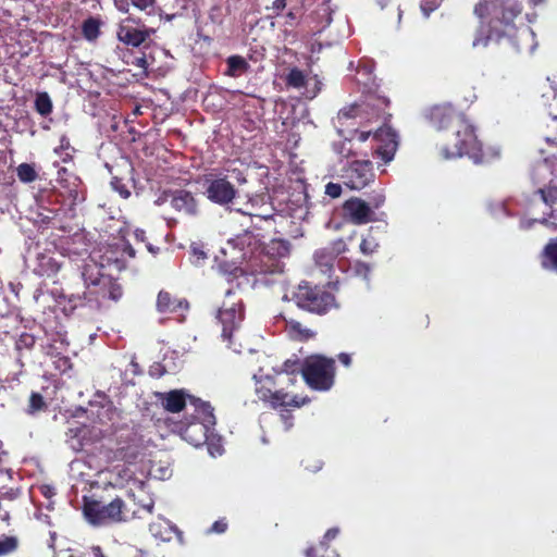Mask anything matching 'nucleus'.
<instances>
[{
	"label": "nucleus",
	"mask_w": 557,
	"mask_h": 557,
	"mask_svg": "<svg viewBox=\"0 0 557 557\" xmlns=\"http://www.w3.org/2000/svg\"><path fill=\"white\" fill-rule=\"evenodd\" d=\"M337 359L343 366L347 368L351 366V356L349 354L341 352L338 354Z\"/></svg>",
	"instance_id": "obj_51"
},
{
	"label": "nucleus",
	"mask_w": 557,
	"mask_h": 557,
	"mask_svg": "<svg viewBox=\"0 0 557 557\" xmlns=\"http://www.w3.org/2000/svg\"><path fill=\"white\" fill-rule=\"evenodd\" d=\"M541 265L545 270H557V238L550 239L541 252Z\"/></svg>",
	"instance_id": "obj_24"
},
{
	"label": "nucleus",
	"mask_w": 557,
	"mask_h": 557,
	"mask_svg": "<svg viewBox=\"0 0 557 557\" xmlns=\"http://www.w3.org/2000/svg\"><path fill=\"white\" fill-rule=\"evenodd\" d=\"M85 282V292L83 298L89 306L100 307L106 300H119L123 290L121 285L110 275L99 274L91 278L87 273H83Z\"/></svg>",
	"instance_id": "obj_7"
},
{
	"label": "nucleus",
	"mask_w": 557,
	"mask_h": 557,
	"mask_svg": "<svg viewBox=\"0 0 557 557\" xmlns=\"http://www.w3.org/2000/svg\"><path fill=\"white\" fill-rule=\"evenodd\" d=\"M156 306L160 313H177L186 311L189 308V304L186 299L177 298L168 290L159 292Z\"/></svg>",
	"instance_id": "obj_20"
},
{
	"label": "nucleus",
	"mask_w": 557,
	"mask_h": 557,
	"mask_svg": "<svg viewBox=\"0 0 557 557\" xmlns=\"http://www.w3.org/2000/svg\"><path fill=\"white\" fill-rule=\"evenodd\" d=\"M0 519L1 521H3L7 525H10L11 524V515L9 511H5L3 512L1 516H0Z\"/></svg>",
	"instance_id": "obj_58"
},
{
	"label": "nucleus",
	"mask_w": 557,
	"mask_h": 557,
	"mask_svg": "<svg viewBox=\"0 0 557 557\" xmlns=\"http://www.w3.org/2000/svg\"><path fill=\"white\" fill-rule=\"evenodd\" d=\"M290 252V243L286 239L274 238L268 244L261 245L255 257L251 258L250 270L259 274L282 273L283 259Z\"/></svg>",
	"instance_id": "obj_4"
},
{
	"label": "nucleus",
	"mask_w": 557,
	"mask_h": 557,
	"mask_svg": "<svg viewBox=\"0 0 557 557\" xmlns=\"http://www.w3.org/2000/svg\"><path fill=\"white\" fill-rule=\"evenodd\" d=\"M136 65L139 66V67L146 69L147 67V60H146V58L145 57L137 58L136 59Z\"/></svg>",
	"instance_id": "obj_59"
},
{
	"label": "nucleus",
	"mask_w": 557,
	"mask_h": 557,
	"mask_svg": "<svg viewBox=\"0 0 557 557\" xmlns=\"http://www.w3.org/2000/svg\"><path fill=\"white\" fill-rule=\"evenodd\" d=\"M129 2L134 8L140 11H146L153 8L156 4V0H129Z\"/></svg>",
	"instance_id": "obj_46"
},
{
	"label": "nucleus",
	"mask_w": 557,
	"mask_h": 557,
	"mask_svg": "<svg viewBox=\"0 0 557 557\" xmlns=\"http://www.w3.org/2000/svg\"><path fill=\"white\" fill-rule=\"evenodd\" d=\"M373 139L376 141L374 154L381 158L384 163L392 161L398 147L396 132L389 126L380 127L374 133Z\"/></svg>",
	"instance_id": "obj_15"
},
{
	"label": "nucleus",
	"mask_w": 557,
	"mask_h": 557,
	"mask_svg": "<svg viewBox=\"0 0 557 557\" xmlns=\"http://www.w3.org/2000/svg\"><path fill=\"white\" fill-rule=\"evenodd\" d=\"M336 256L327 248L323 247L314 252V261L322 272H327L333 269Z\"/></svg>",
	"instance_id": "obj_28"
},
{
	"label": "nucleus",
	"mask_w": 557,
	"mask_h": 557,
	"mask_svg": "<svg viewBox=\"0 0 557 557\" xmlns=\"http://www.w3.org/2000/svg\"><path fill=\"white\" fill-rule=\"evenodd\" d=\"M58 183L61 195L70 201V206H76L85 200V188L82 181L74 174L69 173L65 168L58 172Z\"/></svg>",
	"instance_id": "obj_14"
},
{
	"label": "nucleus",
	"mask_w": 557,
	"mask_h": 557,
	"mask_svg": "<svg viewBox=\"0 0 557 557\" xmlns=\"http://www.w3.org/2000/svg\"><path fill=\"white\" fill-rule=\"evenodd\" d=\"M70 148V140L69 138L64 135L60 138V149L62 150H65V149H69Z\"/></svg>",
	"instance_id": "obj_56"
},
{
	"label": "nucleus",
	"mask_w": 557,
	"mask_h": 557,
	"mask_svg": "<svg viewBox=\"0 0 557 557\" xmlns=\"http://www.w3.org/2000/svg\"><path fill=\"white\" fill-rule=\"evenodd\" d=\"M424 117L432 127L445 134L467 119L463 112L450 103H438L428 108Z\"/></svg>",
	"instance_id": "obj_8"
},
{
	"label": "nucleus",
	"mask_w": 557,
	"mask_h": 557,
	"mask_svg": "<svg viewBox=\"0 0 557 557\" xmlns=\"http://www.w3.org/2000/svg\"><path fill=\"white\" fill-rule=\"evenodd\" d=\"M89 554H90V557H108L102 547L99 546V545H92L90 548H89Z\"/></svg>",
	"instance_id": "obj_50"
},
{
	"label": "nucleus",
	"mask_w": 557,
	"mask_h": 557,
	"mask_svg": "<svg viewBox=\"0 0 557 557\" xmlns=\"http://www.w3.org/2000/svg\"><path fill=\"white\" fill-rule=\"evenodd\" d=\"M545 140L548 145H553V146L557 147V136L546 137Z\"/></svg>",
	"instance_id": "obj_60"
},
{
	"label": "nucleus",
	"mask_w": 557,
	"mask_h": 557,
	"mask_svg": "<svg viewBox=\"0 0 557 557\" xmlns=\"http://www.w3.org/2000/svg\"><path fill=\"white\" fill-rule=\"evenodd\" d=\"M552 96L553 101L555 102V108H552L553 104H547V114L550 115L554 120H557V87L552 86L550 94H544L543 98L548 99Z\"/></svg>",
	"instance_id": "obj_39"
},
{
	"label": "nucleus",
	"mask_w": 557,
	"mask_h": 557,
	"mask_svg": "<svg viewBox=\"0 0 557 557\" xmlns=\"http://www.w3.org/2000/svg\"><path fill=\"white\" fill-rule=\"evenodd\" d=\"M256 394L260 400L270 403L272 408L287 406L299 408L310 401L308 397L299 398L297 395L292 396L283 389L273 392L263 385L257 386Z\"/></svg>",
	"instance_id": "obj_13"
},
{
	"label": "nucleus",
	"mask_w": 557,
	"mask_h": 557,
	"mask_svg": "<svg viewBox=\"0 0 557 557\" xmlns=\"http://www.w3.org/2000/svg\"><path fill=\"white\" fill-rule=\"evenodd\" d=\"M300 373L311 389L327 392L335 383V360L323 355H311L301 363Z\"/></svg>",
	"instance_id": "obj_3"
},
{
	"label": "nucleus",
	"mask_w": 557,
	"mask_h": 557,
	"mask_svg": "<svg viewBox=\"0 0 557 557\" xmlns=\"http://www.w3.org/2000/svg\"><path fill=\"white\" fill-rule=\"evenodd\" d=\"M358 107L352 106L348 109H343L339 111V119H352L357 116Z\"/></svg>",
	"instance_id": "obj_48"
},
{
	"label": "nucleus",
	"mask_w": 557,
	"mask_h": 557,
	"mask_svg": "<svg viewBox=\"0 0 557 557\" xmlns=\"http://www.w3.org/2000/svg\"><path fill=\"white\" fill-rule=\"evenodd\" d=\"M336 257L347 251V245L343 238H338L326 246Z\"/></svg>",
	"instance_id": "obj_40"
},
{
	"label": "nucleus",
	"mask_w": 557,
	"mask_h": 557,
	"mask_svg": "<svg viewBox=\"0 0 557 557\" xmlns=\"http://www.w3.org/2000/svg\"><path fill=\"white\" fill-rule=\"evenodd\" d=\"M212 430L213 426L207 425L205 422L186 418V421L181 426V434L185 441L198 447L207 442Z\"/></svg>",
	"instance_id": "obj_17"
},
{
	"label": "nucleus",
	"mask_w": 557,
	"mask_h": 557,
	"mask_svg": "<svg viewBox=\"0 0 557 557\" xmlns=\"http://www.w3.org/2000/svg\"><path fill=\"white\" fill-rule=\"evenodd\" d=\"M342 209L344 218L355 225L367 224L374 220V212L369 202L359 197L347 199Z\"/></svg>",
	"instance_id": "obj_16"
},
{
	"label": "nucleus",
	"mask_w": 557,
	"mask_h": 557,
	"mask_svg": "<svg viewBox=\"0 0 557 557\" xmlns=\"http://www.w3.org/2000/svg\"><path fill=\"white\" fill-rule=\"evenodd\" d=\"M325 194L331 198H338L342 194V186L338 183H327L325 186Z\"/></svg>",
	"instance_id": "obj_44"
},
{
	"label": "nucleus",
	"mask_w": 557,
	"mask_h": 557,
	"mask_svg": "<svg viewBox=\"0 0 557 557\" xmlns=\"http://www.w3.org/2000/svg\"><path fill=\"white\" fill-rule=\"evenodd\" d=\"M157 399L169 412H181L186 407V394L182 389H173L166 393H156Z\"/></svg>",
	"instance_id": "obj_21"
},
{
	"label": "nucleus",
	"mask_w": 557,
	"mask_h": 557,
	"mask_svg": "<svg viewBox=\"0 0 557 557\" xmlns=\"http://www.w3.org/2000/svg\"><path fill=\"white\" fill-rule=\"evenodd\" d=\"M21 540L16 534L0 535V557H9L18 552Z\"/></svg>",
	"instance_id": "obj_25"
},
{
	"label": "nucleus",
	"mask_w": 557,
	"mask_h": 557,
	"mask_svg": "<svg viewBox=\"0 0 557 557\" xmlns=\"http://www.w3.org/2000/svg\"><path fill=\"white\" fill-rule=\"evenodd\" d=\"M355 270H356L357 274L362 275L363 277H367L369 275V272L371 269L368 263L358 261L355 264Z\"/></svg>",
	"instance_id": "obj_47"
},
{
	"label": "nucleus",
	"mask_w": 557,
	"mask_h": 557,
	"mask_svg": "<svg viewBox=\"0 0 557 557\" xmlns=\"http://www.w3.org/2000/svg\"><path fill=\"white\" fill-rule=\"evenodd\" d=\"M286 8V0H274L272 2V9L276 14H280Z\"/></svg>",
	"instance_id": "obj_52"
},
{
	"label": "nucleus",
	"mask_w": 557,
	"mask_h": 557,
	"mask_svg": "<svg viewBox=\"0 0 557 557\" xmlns=\"http://www.w3.org/2000/svg\"><path fill=\"white\" fill-rule=\"evenodd\" d=\"M16 174L21 182L23 183H33L37 180L38 174L33 164L29 163H21L16 168Z\"/></svg>",
	"instance_id": "obj_33"
},
{
	"label": "nucleus",
	"mask_w": 557,
	"mask_h": 557,
	"mask_svg": "<svg viewBox=\"0 0 557 557\" xmlns=\"http://www.w3.org/2000/svg\"><path fill=\"white\" fill-rule=\"evenodd\" d=\"M232 173H233V177L234 180L236 181V183L242 186L244 184L247 183V178H246V175L244 174L243 171L240 170H237V169H234L232 170Z\"/></svg>",
	"instance_id": "obj_49"
},
{
	"label": "nucleus",
	"mask_w": 557,
	"mask_h": 557,
	"mask_svg": "<svg viewBox=\"0 0 557 557\" xmlns=\"http://www.w3.org/2000/svg\"><path fill=\"white\" fill-rule=\"evenodd\" d=\"M21 496L20 488H2L0 490V499L13 502Z\"/></svg>",
	"instance_id": "obj_41"
},
{
	"label": "nucleus",
	"mask_w": 557,
	"mask_h": 557,
	"mask_svg": "<svg viewBox=\"0 0 557 557\" xmlns=\"http://www.w3.org/2000/svg\"><path fill=\"white\" fill-rule=\"evenodd\" d=\"M34 108L41 116H48L52 113L53 103L47 91H39L36 94Z\"/></svg>",
	"instance_id": "obj_30"
},
{
	"label": "nucleus",
	"mask_w": 557,
	"mask_h": 557,
	"mask_svg": "<svg viewBox=\"0 0 557 557\" xmlns=\"http://www.w3.org/2000/svg\"><path fill=\"white\" fill-rule=\"evenodd\" d=\"M206 182L205 195L214 205L228 208L237 197L238 190L226 177L207 178Z\"/></svg>",
	"instance_id": "obj_11"
},
{
	"label": "nucleus",
	"mask_w": 557,
	"mask_h": 557,
	"mask_svg": "<svg viewBox=\"0 0 557 557\" xmlns=\"http://www.w3.org/2000/svg\"><path fill=\"white\" fill-rule=\"evenodd\" d=\"M61 269V263L48 253H41L38 257L37 273L41 276L51 277Z\"/></svg>",
	"instance_id": "obj_23"
},
{
	"label": "nucleus",
	"mask_w": 557,
	"mask_h": 557,
	"mask_svg": "<svg viewBox=\"0 0 557 557\" xmlns=\"http://www.w3.org/2000/svg\"><path fill=\"white\" fill-rule=\"evenodd\" d=\"M36 338L33 334L22 333L15 342V349L22 351L23 349H32L35 346Z\"/></svg>",
	"instance_id": "obj_35"
},
{
	"label": "nucleus",
	"mask_w": 557,
	"mask_h": 557,
	"mask_svg": "<svg viewBox=\"0 0 557 557\" xmlns=\"http://www.w3.org/2000/svg\"><path fill=\"white\" fill-rule=\"evenodd\" d=\"M83 515L92 527H104L127 521V508L121 497L103 504L94 497H83Z\"/></svg>",
	"instance_id": "obj_2"
},
{
	"label": "nucleus",
	"mask_w": 557,
	"mask_h": 557,
	"mask_svg": "<svg viewBox=\"0 0 557 557\" xmlns=\"http://www.w3.org/2000/svg\"><path fill=\"white\" fill-rule=\"evenodd\" d=\"M440 156L445 159L469 157L474 163H482L484 152L475 127L467 117L445 134L444 143L438 147Z\"/></svg>",
	"instance_id": "obj_1"
},
{
	"label": "nucleus",
	"mask_w": 557,
	"mask_h": 557,
	"mask_svg": "<svg viewBox=\"0 0 557 557\" xmlns=\"http://www.w3.org/2000/svg\"><path fill=\"white\" fill-rule=\"evenodd\" d=\"M227 522L225 519H220V520H216L215 522H213V524L210 527V529L207 531V533H216V534H222L224 532H226L227 530Z\"/></svg>",
	"instance_id": "obj_43"
},
{
	"label": "nucleus",
	"mask_w": 557,
	"mask_h": 557,
	"mask_svg": "<svg viewBox=\"0 0 557 557\" xmlns=\"http://www.w3.org/2000/svg\"><path fill=\"white\" fill-rule=\"evenodd\" d=\"M287 17H288L289 20H295V18H296V16H295L294 12H292V11L287 13Z\"/></svg>",
	"instance_id": "obj_63"
},
{
	"label": "nucleus",
	"mask_w": 557,
	"mask_h": 557,
	"mask_svg": "<svg viewBox=\"0 0 557 557\" xmlns=\"http://www.w3.org/2000/svg\"><path fill=\"white\" fill-rule=\"evenodd\" d=\"M165 200L170 206L186 216H196L199 214V201L195 195L186 189L165 190L163 193Z\"/></svg>",
	"instance_id": "obj_12"
},
{
	"label": "nucleus",
	"mask_w": 557,
	"mask_h": 557,
	"mask_svg": "<svg viewBox=\"0 0 557 557\" xmlns=\"http://www.w3.org/2000/svg\"><path fill=\"white\" fill-rule=\"evenodd\" d=\"M295 304L309 312L325 314L335 308V296L325 287L311 285L309 282H301L293 294Z\"/></svg>",
	"instance_id": "obj_5"
},
{
	"label": "nucleus",
	"mask_w": 557,
	"mask_h": 557,
	"mask_svg": "<svg viewBox=\"0 0 557 557\" xmlns=\"http://www.w3.org/2000/svg\"><path fill=\"white\" fill-rule=\"evenodd\" d=\"M342 177L348 188L360 190L375 177L372 162L369 160L352 161L343 170Z\"/></svg>",
	"instance_id": "obj_9"
},
{
	"label": "nucleus",
	"mask_w": 557,
	"mask_h": 557,
	"mask_svg": "<svg viewBox=\"0 0 557 557\" xmlns=\"http://www.w3.org/2000/svg\"><path fill=\"white\" fill-rule=\"evenodd\" d=\"M300 363H299V360H292V359H287L284 363H283V370L288 373V374H295L297 373L298 371H300Z\"/></svg>",
	"instance_id": "obj_45"
},
{
	"label": "nucleus",
	"mask_w": 557,
	"mask_h": 557,
	"mask_svg": "<svg viewBox=\"0 0 557 557\" xmlns=\"http://www.w3.org/2000/svg\"><path fill=\"white\" fill-rule=\"evenodd\" d=\"M442 0H422L420 8L425 17H429L441 4Z\"/></svg>",
	"instance_id": "obj_38"
},
{
	"label": "nucleus",
	"mask_w": 557,
	"mask_h": 557,
	"mask_svg": "<svg viewBox=\"0 0 557 557\" xmlns=\"http://www.w3.org/2000/svg\"><path fill=\"white\" fill-rule=\"evenodd\" d=\"M286 85L294 88H302L306 86V76L298 67H293L285 78Z\"/></svg>",
	"instance_id": "obj_34"
},
{
	"label": "nucleus",
	"mask_w": 557,
	"mask_h": 557,
	"mask_svg": "<svg viewBox=\"0 0 557 557\" xmlns=\"http://www.w3.org/2000/svg\"><path fill=\"white\" fill-rule=\"evenodd\" d=\"M40 491H41V494L46 497H50L53 494L52 488L48 485L41 486Z\"/></svg>",
	"instance_id": "obj_57"
},
{
	"label": "nucleus",
	"mask_w": 557,
	"mask_h": 557,
	"mask_svg": "<svg viewBox=\"0 0 557 557\" xmlns=\"http://www.w3.org/2000/svg\"><path fill=\"white\" fill-rule=\"evenodd\" d=\"M227 70L226 75L231 77H237L246 73L249 70V63L242 55H231L226 60Z\"/></svg>",
	"instance_id": "obj_27"
},
{
	"label": "nucleus",
	"mask_w": 557,
	"mask_h": 557,
	"mask_svg": "<svg viewBox=\"0 0 557 557\" xmlns=\"http://www.w3.org/2000/svg\"><path fill=\"white\" fill-rule=\"evenodd\" d=\"M320 553L321 552H318V548L311 546L306 549L305 555L306 557H323ZM335 557H339V555L335 553Z\"/></svg>",
	"instance_id": "obj_54"
},
{
	"label": "nucleus",
	"mask_w": 557,
	"mask_h": 557,
	"mask_svg": "<svg viewBox=\"0 0 557 557\" xmlns=\"http://www.w3.org/2000/svg\"><path fill=\"white\" fill-rule=\"evenodd\" d=\"M111 186L122 198L127 199L131 196V190L122 178L113 176L111 180Z\"/></svg>",
	"instance_id": "obj_37"
},
{
	"label": "nucleus",
	"mask_w": 557,
	"mask_h": 557,
	"mask_svg": "<svg viewBox=\"0 0 557 557\" xmlns=\"http://www.w3.org/2000/svg\"><path fill=\"white\" fill-rule=\"evenodd\" d=\"M46 409H47V404H46L42 395L38 392H32L29 399H28L26 412L28 414H35V413L44 411Z\"/></svg>",
	"instance_id": "obj_32"
},
{
	"label": "nucleus",
	"mask_w": 557,
	"mask_h": 557,
	"mask_svg": "<svg viewBox=\"0 0 557 557\" xmlns=\"http://www.w3.org/2000/svg\"><path fill=\"white\" fill-rule=\"evenodd\" d=\"M128 253H129L131 257H134V255H135L134 250L132 248L128 250Z\"/></svg>",
	"instance_id": "obj_64"
},
{
	"label": "nucleus",
	"mask_w": 557,
	"mask_h": 557,
	"mask_svg": "<svg viewBox=\"0 0 557 557\" xmlns=\"http://www.w3.org/2000/svg\"><path fill=\"white\" fill-rule=\"evenodd\" d=\"M531 177L537 185L549 184L557 180V157L553 156L545 158L543 161L536 163L531 172Z\"/></svg>",
	"instance_id": "obj_19"
},
{
	"label": "nucleus",
	"mask_w": 557,
	"mask_h": 557,
	"mask_svg": "<svg viewBox=\"0 0 557 557\" xmlns=\"http://www.w3.org/2000/svg\"><path fill=\"white\" fill-rule=\"evenodd\" d=\"M227 245L234 249L242 251L240 258L251 263V258L256 256L257 250L260 248V239L258 235L245 230L242 234L236 235L227 240Z\"/></svg>",
	"instance_id": "obj_18"
},
{
	"label": "nucleus",
	"mask_w": 557,
	"mask_h": 557,
	"mask_svg": "<svg viewBox=\"0 0 557 557\" xmlns=\"http://www.w3.org/2000/svg\"><path fill=\"white\" fill-rule=\"evenodd\" d=\"M225 300L218 310L216 319L222 326V338L233 345V337L239 332L245 320V306L240 297L232 289L225 293Z\"/></svg>",
	"instance_id": "obj_6"
},
{
	"label": "nucleus",
	"mask_w": 557,
	"mask_h": 557,
	"mask_svg": "<svg viewBox=\"0 0 557 557\" xmlns=\"http://www.w3.org/2000/svg\"><path fill=\"white\" fill-rule=\"evenodd\" d=\"M380 248V240L374 235V227H370L368 233L362 237L359 250L364 256H371Z\"/></svg>",
	"instance_id": "obj_29"
},
{
	"label": "nucleus",
	"mask_w": 557,
	"mask_h": 557,
	"mask_svg": "<svg viewBox=\"0 0 557 557\" xmlns=\"http://www.w3.org/2000/svg\"><path fill=\"white\" fill-rule=\"evenodd\" d=\"M370 136V132H360L359 134V140L366 141Z\"/></svg>",
	"instance_id": "obj_61"
},
{
	"label": "nucleus",
	"mask_w": 557,
	"mask_h": 557,
	"mask_svg": "<svg viewBox=\"0 0 557 557\" xmlns=\"http://www.w3.org/2000/svg\"><path fill=\"white\" fill-rule=\"evenodd\" d=\"M369 202L371 210L374 212V210L381 208L385 202V196L382 193H374L369 197Z\"/></svg>",
	"instance_id": "obj_42"
},
{
	"label": "nucleus",
	"mask_w": 557,
	"mask_h": 557,
	"mask_svg": "<svg viewBox=\"0 0 557 557\" xmlns=\"http://www.w3.org/2000/svg\"><path fill=\"white\" fill-rule=\"evenodd\" d=\"M190 405L194 407V413L190 418L198 421L205 422L207 425H215L214 409L208 401H203L199 398L189 397Z\"/></svg>",
	"instance_id": "obj_22"
},
{
	"label": "nucleus",
	"mask_w": 557,
	"mask_h": 557,
	"mask_svg": "<svg viewBox=\"0 0 557 557\" xmlns=\"http://www.w3.org/2000/svg\"><path fill=\"white\" fill-rule=\"evenodd\" d=\"M237 211H238V212H240L242 214H247V215H249V216H251V218H252V216H258V218H259V219H261V220H269V219H271V218H272V215H271V214H262V215H261V214H253V213H251V212H245V211H243V210H240V209H238Z\"/></svg>",
	"instance_id": "obj_55"
},
{
	"label": "nucleus",
	"mask_w": 557,
	"mask_h": 557,
	"mask_svg": "<svg viewBox=\"0 0 557 557\" xmlns=\"http://www.w3.org/2000/svg\"><path fill=\"white\" fill-rule=\"evenodd\" d=\"M129 0L115 1V7L120 12L127 13L129 10Z\"/></svg>",
	"instance_id": "obj_53"
},
{
	"label": "nucleus",
	"mask_w": 557,
	"mask_h": 557,
	"mask_svg": "<svg viewBox=\"0 0 557 557\" xmlns=\"http://www.w3.org/2000/svg\"><path fill=\"white\" fill-rule=\"evenodd\" d=\"M339 533V529L338 528H331L329 529L322 541H320L319 545L318 546H314L315 548H318V552H326L329 549V542L334 540Z\"/></svg>",
	"instance_id": "obj_36"
},
{
	"label": "nucleus",
	"mask_w": 557,
	"mask_h": 557,
	"mask_svg": "<svg viewBox=\"0 0 557 557\" xmlns=\"http://www.w3.org/2000/svg\"><path fill=\"white\" fill-rule=\"evenodd\" d=\"M154 30L141 23L140 18L126 17L117 28V39L126 46H141Z\"/></svg>",
	"instance_id": "obj_10"
},
{
	"label": "nucleus",
	"mask_w": 557,
	"mask_h": 557,
	"mask_svg": "<svg viewBox=\"0 0 557 557\" xmlns=\"http://www.w3.org/2000/svg\"><path fill=\"white\" fill-rule=\"evenodd\" d=\"M238 273H242V270L237 267L231 272L234 277H237Z\"/></svg>",
	"instance_id": "obj_62"
},
{
	"label": "nucleus",
	"mask_w": 557,
	"mask_h": 557,
	"mask_svg": "<svg viewBox=\"0 0 557 557\" xmlns=\"http://www.w3.org/2000/svg\"><path fill=\"white\" fill-rule=\"evenodd\" d=\"M100 27V18L89 16L82 24V35L87 41L94 42L99 38L101 34Z\"/></svg>",
	"instance_id": "obj_26"
},
{
	"label": "nucleus",
	"mask_w": 557,
	"mask_h": 557,
	"mask_svg": "<svg viewBox=\"0 0 557 557\" xmlns=\"http://www.w3.org/2000/svg\"><path fill=\"white\" fill-rule=\"evenodd\" d=\"M536 193L541 195L542 200L550 208L549 215L557 219V187L539 188Z\"/></svg>",
	"instance_id": "obj_31"
}]
</instances>
